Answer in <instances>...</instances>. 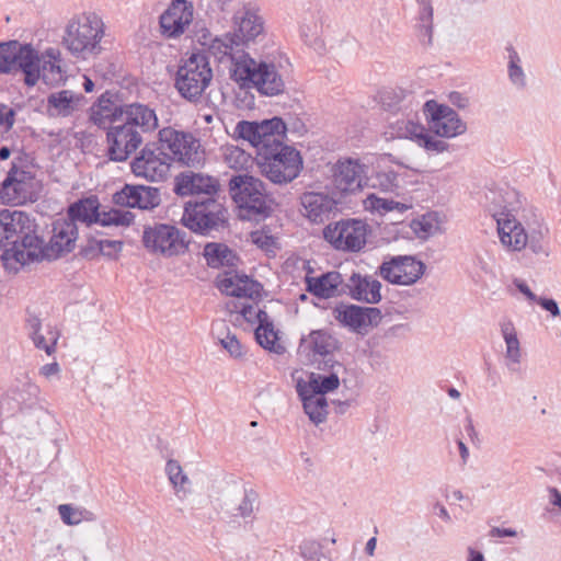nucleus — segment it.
Instances as JSON below:
<instances>
[{
    "label": "nucleus",
    "instance_id": "nucleus-1",
    "mask_svg": "<svg viewBox=\"0 0 561 561\" xmlns=\"http://www.w3.org/2000/svg\"><path fill=\"white\" fill-rule=\"evenodd\" d=\"M228 188L241 220L260 222L272 214L273 199L261 179L248 172L234 174L229 180Z\"/></svg>",
    "mask_w": 561,
    "mask_h": 561
},
{
    "label": "nucleus",
    "instance_id": "nucleus-2",
    "mask_svg": "<svg viewBox=\"0 0 561 561\" xmlns=\"http://www.w3.org/2000/svg\"><path fill=\"white\" fill-rule=\"evenodd\" d=\"M10 225L11 247L2 254L4 267L18 270V265L36 262L41 236L35 219L24 211L12 210Z\"/></svg>",
    "mask_w": 561,
    "mask_h": 561
},
{
    "label": "nucleus",
    "instance_id": "nucleus-3",
    "mask_svg": "<svg viewBox=\"0 0 561 561\" xmlns=\"http://www.w3.org/2000/svg\"><path fill=\"white\" fill-rule=\"evenodd\" d=\"M255 159L261 173L275 184L294 181L302 168L299 151L284 142L261 146Z\"/></svg>",
    "mask_w": 561,
    "mask_h": 561
},
{
    "label": "nucleus",
    "instance_id": "nucleus-4",
    "mask_svg": "<svg viewBox=\"0 0 561 561\" xmlns=\"http://www.w3.org/2000/svg\"><path fill=\"white\" fill-rule=\"evenodd\" d=\"M181 221L194 233L211 236L227 226L228 211L217 197L193 198L185 203Z\"/></svg>",
    "mask_w": 561,
    "mask_h": 561
},
{
    "label": "nucleus",
    "instance_id": "nucleus-5",
    "mask_svg": "<svg viewBox=\"0 0 561 561\" xmlns=\"http://www.w3.org/2000/svg\"><path fill=\"white\" fill-rule=\"evenodd\" d=\"M103 23L95 14L71 20L62 37V45L77 58L88 59L102 51Z\"/></svg>",
    "mask_w": 561,
    "mask_h": 561
},
{
    "label": "nucleus",
    "instance_id": "nucleus-6",
    "mask_svg": "<svg viewBox=\"0 0 561 561\" xmlns=\"http://www.w3.org/2000/svg\"><path fill=\"white\" fill-rule=\"evenodd\" d=\"M234 71L236 83L240 88L256 89L266 96H276L285 92V80L278 67L271 61L248 59Z\"/></svg>",
    "mask_w": 561,
    "mask_h": 561
},
{
    "label": "nucleus",
    "instance_id": "nucleus-7",
    "mask_svg": "<svg viewBox=\"0 0 561 561\" xmlns=\"http://www.w3.org/2000/svg\"><path fill=\"white\" fill-rule=\"evenodd\" d=\"M24 75L28 87L39 80V56L30 44L19 41L0 42V75Z\"/></svg>",
    "mask_w": 561,
    "mask_h": 561
},
{
    "label": "nucleus",
    "instance_id": "nucleus-8",
    "mask_svg": "<svg viewBox=\"0 0 561 561\" xmlns=\"http://www.w3.org/2000/svg\"><path fill=\"white\" fill-rule=\"evenodd\" d=\"M211 79L208 56L201 53L192 54L178 69L175 88L185 100L197 102Z\"/></svg>",
    "mask_w": 561,
    "mask_h": 561
},
{
    "label": "nucleus",
    "instance_id": "nucleus-9",
    "mask_svg": "<svg viewBox=\"0 0 561 561\" xmlns=\"http://www.w3.org/2000/svg\"><path fill=\"white\" fill-rule=\"evenodd\" d=\"M101 205L96 196L81 198L69 205L67 210V221L77 225V221L90 227L92 224H100L103 227L108 226H129L135 215L129 210L110 208L101 210Z\"/></svg>",
    "mask_w": 561,
    "mask_h": 561
},
{
    "label": "nucleus",
    "instance_id": "nucleus-10",
    "mask_svg": "<svg viewBox=\"0 0 561 561\" xmlns=\"http://www.w3.org/2000/svg\"><path fill=\"white\" fill-rule=\"evenodd\" d=\"M156 144L170 164L178 162L186 167H196L204 162L201 144L190 133L167 127L159 131V140Z\"/></svg>",
    "mask_w": 561,
    "mask_h": 561
},
{
    "label": "nucleus",
    "instance_id": "nucleus-11",
    "mask_svg": "<svg viewBox=\"0 0 561 561\" xmlns=\"http://www.w3.org/2000/svg\"><path fill=\"white\" fill-rule=\"evenodd\" d=\"M340 348L341 342L329 331L312 330L300 339L298 355L318 369L343 368V364L333 359L334 353Z\"/></svg>",
    "mask_w": 561,
    "mask_h": 561
},
{
    "label": "nucleus",
    "instance_id": "nucleus-12",
    "mask_svg": "<svg viewBox=\"0 0 561 561\" xmlns=\"http://www.w3.org/2000/svg\"><path fill=\"white\" fill-rule=\"evenodd\" d=\"M368 225L360 219H341L323 229V238L335 250L358 252L366 244Z\"/></svg>",
    "mask_w": 561,
    "mask_h": 561
},
{
    "label": "nucleus",
    "instance_id": "nucleus-13",
    "mask_svg": "<svg viewBox=\"0 0 561 561\" xmlns=\"http://www.w3.org/2000/svg\"><path fill=\"white\" fill-rule=\"evenodd\" d=\"M144 245L154 253L174 256L186 252L190 240L184 231L172 225L156 224L147 227L142 234Z\"/></svg>",
    "mask_w": 561,
    "mask_h": 561
},
{
    "label": "nucleus",
    "instance_id": "nucleus-14",
    "mask_svg": "<svg viewBox=\"0 0 561 561\" xmlns=\"http://www.w3.org/2000/svg\"><path fill=\"white\" fill-rule=\"evenodd\" d=\"M78 239V227L71 221L58 219L53 224V234L48 243L41 237L36 262L57 260L72 252Z\"/></svg>",
    "mask_w": 561,
    "mask_h": 561
},
{
    "label": "nucleus",
    "instance_id": "nucleus-15",
    "mask_svg": "<svg viewBox=\"0 0 561 561\" xmlns=\"http://www.w3.org/2000/svg\"><path fill=\"white\" fill-rule=\"evenodd\" d=\"M144 142V134L121 122L106 129V156L111 161H126Z\"/></svg>",
    "mask_w": 561,
    "mask_h": 561
},
{
    "label": "nucleus",
    "instance_id": "nucleus-16",
    "mask_svg": "<svg viewBox=\"0 0 561 561\" xmlns=\"http://www.w3.org/2000/svg\"><path fill=\"white\" fill-rule=\"evenodd\" d=\"M425 264L411 255H396L385 260L378 275L393 285L410 286L424 274Z\"/></svg>",
    "mask_w": 561,
    "mask_h": 561
},
{
    "label": "nucleus",
    "instance_id": "nucleus-17",
    "mask_svg": "<svg viewBox=\"0 0 561 561\" xmlns=\"http://www.w3.org/2000/svg\"><path fill=\"white\" fill-rule=\"evenodd\" d=\"M35 175L31 171L19 169L14 163L0 187L3 204L22 205L33 201L35 194Z\"/></svg>",
    "mask_w": 561,
    "mask_h": 561
},
{
    "label": "nucleus",
    "instance_id": "nucleus-18",
    "mask_svg": "<svg viewBox=\"0 0 561 561\" xmlns=\"http://www.w3.org/2000/svg\"><path fill=\"white\" fill-rule=\"evenodd\" d=\"M424 114L428 121V128L439 137H456L466 130V125L458 113L451 107L431 100L424 104Z\"/></svg>",
    "mask_w": 561,
    "mask_h": 561
},
{
    "label": "nucleus",
    "instance_id": "nucleus-19",
    "mask_svg": "<svg viewBox=\"0 0 561 561\" xmlns=\"http://www.w3.org/2000/svg\"><path fill=\"white\" fill-rule=\"evenodd\" d=\"M173 191L179 196L217 197L220 191V182L216 176L188 170L179 173L174 178Z\"/></svg>",
    "mask_w": 561,
    "mask_h": 561
},
{
    "label": "nucleus",
    "instance_id": "nucleus-20",
    "mask_svg": "<svg viewBox=\"0 0 561 561\" xmlns=\"http://www.w3.org/2000/svg\"><path fill=\"white\" fill-rule=\"evenodd\" d=\"M162 153L156 142L147 144L131 162L133 173L150 182H159L165 179L170 163Z\"/></svg>",
    "mask_w": 561,
    "mask_h": 561
},
{
    "label": "nucleus",
    "instance_id": "nucleus-21",
    "mask_svg": "<svg viewBox=\"0 0 561 561\" xmlns=\"http://www.w3.org/2000/svg\"><path fill=\"white\" fill-rule=\"evenodd\" d=\"M232 23V33L248 44L264 36V20L252 3H242L234 12Z\"/></svg>",
    "mask_w": 561,
    "mask_h": 561
},
{
    "label": "nucleus",
    "instance_id": "nucleus-22",
    "mask_svg": "<svg viewBox=\"0 0 561 561\" xmlns=\"http://www.w3.org/2000/svg\"><path fill=\"white\" fill-rule=\"evenodd\" d=\"M300 205L302 215L313 224H323L340 210L337 201L323 192H305Z\"/></svg>",
    "mask_w": 561,
    "mask_h": 561
},
{
    "label": "nucleus",
    "instance_id": "nucleus-23",
    "mask_svg": "<svg viewBox=\"0 0 561 561\" xmlns=\"http://www.w3.org/2000/svg\"><path fill=\"white\" fill-rule=\"evenodd\" d=\"M333 313L340 323L358 333L367 327H377L382 319L380 309L376 307L341 305L334 309Z\"/></svg>",
    "mask_w": 561,
    "mask_h": 561
},
{
    "label": "nucleus",
    "instance_id": "nucleus-24",
    "mask_svg": "<svg viewBox=\"0 0 561 561\" xmlns=\"http://www.w3.org/2000/svg\"><path fill=\"white\" fill-rule=\"evenodd\" d=\"M113 203L121 207L148 210L160 205L161 196L156 187L125 184L113 195Z\"/></svg>",
    "mask_w": 561,
    "mask_h": 561
},
{
    "label": "nucleus",
    "instance_id": "nucleus-25",
    "mask_svg": "<svg viewBox=\"0 0 561 561\" xmlns=\"http://www.w3.org/2000/svg\"><path fill=\"white\" fill-rule=\"evenodd\" d=\"M192 10L186 0H173L169 8L160 15L161 33L167 37H178L184 33L185 26L192 21Z\"/></svg>",
    "mask_w": 561,
    "mask_h": 561
},
{
    "label": "nucleus",
    "instance_id": "nucleus-26",
    "mask_svg": "<svg viewBox=\"0 0 561 561\" xmlns=\"http://www.w3.org/2000/svg\"><path fill=\"white\" fill-rule=\"evenodd\" d=\"M114 96L105 91L90 108V121L101 129L106 130L122 121L124 104H117Z\"/></svg>",
    "mask_w": 561,
    "mask_h": 561
},
{
    "label": "nucleus",
    "instance_id": "nucleus-27",
    "mask_svg": "<svg viewBox=\"0 0 561 561\" xmlns=\"http://www.w3.org/2000/svg\"><path fill=\"white\" fill-rule=\"evenodd\" d=\"M363 167L352 159L339 161L334 168L333 183L342 193H355L363 187Z\"/></svg>",
    "mask_w": 561,
    "mask_h": 561
},
{
    "label": "nucleus",
    "instance_id": "nucleus-28",
    "mask_svg": "<svg viewBox=\"0 0 561 561\" xmlns=\"http://www.w3.org/2000/svg\"><path fill=\"white\" fill-rule=\"evenodd\" d=\"M122 121L128 126L136 127L141 134H147L158 127L156 112L142 103L124 104Z\"/></svg>",
    "mask_w": 561,
    "mask_h": 561
},
{
    "label": "nucleus",
    "instance_id": "nucleus-29",
    "mask_svg": "<svg viewBox=\"0 0 561 561\" xmlns=\"http://www.w3.org/2000/svg\"><path fill=\"white\" fill-rule=\"evenodd\" d=\"M345 287L348 289L350 296L355 300L371 305L378 304L381 300V284L371 276H362L358 273H353Z\"/></svg>",
    "mask_w": 561,
    "mask_h": 561
},
{
    "label": "nucleus",
    "instance_id": "nucleus-30",
    "mask_svg": "<svg viewBox=\"0 0 561 561\" xmlns=\"http://www.w3.org/2000/svg\"><path fill=\"white\" fill-rule=\"evenodd\" d=\"M85 102L82 94L71 90L53 92L47 96V113L51 117H68L77 112Z\"/></svg>",
    "mask_w": 561,
    "mask_h": 561
},
{
    "label": "nucleus",
    "instance_id": "nucleus-31",
    "mask_svg": "<svg viewBox=\"0 0 561 561\" xmlns=\"http://www.w3.org/2000/svg\"><path fill=\"white\" fill-rule=\"evenodd\" d=\"M342 284V274L336 271L327 272L317 277H306L307 291L322 299L332 298L344 293V288H340Z\"/></svg>",
    "mask_w": 561,
    "mask_h": 561
},
{
    "label": "nucleus",
    "instance_id": "nucleus-32",
    "mask_svg": "<svg viewBox=\"0 0 561 561\" xmlns=\"http://www.w3.org/2000/svg\"><path fill=\"white\" fill-rule=\"evenodd\" d=\"M259 503V494L253 489H242L228 495L224 506L231 516L248 518L254 513Z\"/></svg>",
    "mask_w": 561,
    "mask_h": 561
},
{
    "label": "nucleus",
    "instance_id": "nucleus-33",
    "mask_svg": "<svg viewBox=\"0 0 561 561\" xmlns=\"http://www.w3.org/2000/svg\"><path fill=\"white\" fill-rule=\"evenodd\" d=\"M496 224L500 240L504 245L515 251H520L527 247L528 233L524 226L514 217L511 218L506 215L505 218H497Z\"/></svg>",
    "mask_w": 561,
    "mask_h": 561
},
{
    "label": "nucleus",
    "instance_id": "nucleus-34",
    "mask_svg": "<svg viewBox=\"0 0 561 561\" xmlns=\"http://www.w3.org/2000/svg\"><path fill=\"white\" fill-rule=\"evenodd\" d=\"M204 257L207 265L213 268L221 266L232 267L237 265L239 257L236 253L224 243L209 242L204 247Z\"/></svg>",
    "mask_w": 561,
    "mask_h": 561
},
{
    "label": "nucleus",
    "instance_id": "nucleus-35",
    "mask_svg": "<svg viewBox=\"0 0 561 561\" xmlns=\"http://www.w3.org/2000/svg\"><path fill=\"white\" fill-rule=\"evenodd\" d=\"M501 332L506 344V366L511 371L515 373L518 370L522 352L513 322L510 320L503 321L501 323Z\"/></svg>",
    "mask_w": 561,
    "mask_h": 561
},
{
    "label": "nucleus",
    "instance_id": "nucleus-36",
    "mask_svg": "<svg viewBox=\"0 0 561 561\" xmlns=\"http://www.w3.org/2000/svg\"><path fill=\"white\" fill-rule=\"evenodd\" d=\"M325 370L329 371L327 376L312 373L309 376L308 382H301V387L316 394H325L337 389L340 386L339 374L341 370H345V368L332 367Z\"/></svg>",
    "mask_w": 561,
    "mask_h": 561
},
{
    "label": "nucleus",
    "instance_id": "nucleus-37",
    "mask_svg": "<svg viewBox=\"0 0 561 561\" xmlns=\"http://www.w3.org/2000/svg\"><path fill=\"white\" fill-rule=\"evenodd\" d=\"M225 41L227 44V58L225 62H229V75L231 80L236 82L234 71L238 67L245 64L248 59H253L249 53L243 49L248 43L240 41L233 33L225 34Z\"/></svg>",
    "mask_w": 561,
    "mask_h": 561
},
{
    "label": "nucleus",
    "instance_id": "nucleus-38",
    "mask_svg": "<svg viewBox=\"0 0 561 561\" xmlns=\"http://www.w3.org/2000/svg\"><path fill=\"white\" fill-rule=\"evenodd\" d=\"M259 128L262 138L261 146L283 144L287 128L280 117L264 119L259 123Z\"/></svg>",
    "mask_w": 561,
    "mask_h": 561
},
{
    "label": "nucleus",
    "instance_id": "nucleus-39",
    "mask_svg": "<svg viewBox=\"0 0 561 561\" xmlns=\"http://www.w3.org/2000/svg\"><path fill=\"white\" fill-rule=\"evenodd\" d=\"M165 473L175 491V494L180 499H183L187 493H190V489L186 488V485H190L191 481L188 477L183 472V469L178 460H168L165 465Z\"/></svg>",
    "mask_w": 561,
    "mask_h": 561
},
{
    "label": "nucleus",
    "instance_id": "nucleus-40",
    "mask_svg": "<svg viewBox=\"0 0 561 561\" xmlns=\"http://www.w3.org/2000/svg\"><path fill=\"white\" fill-rule=\"evenodd\" d=\"M365 209L370 211H377L380 215L397 210L398 213H404L409 209V205L393 199L378 197L375 194H369L364 199Z\"/></svg>",
    "mask_w": 561,
    "mask_h": 561
},
{
    "label": "nucleus",
    "instance_id": "nucleus-41",
    "mask_svg": "<svg viewBox=\"0 0 561 561\" xmlns=\"http://www.w3.org/2000/svg\"><path fill=\"white\" fill-rule=\"evenodd\" d=\"M255 340L265 350L282 355L286 352L285 346L278 342V332L275 331L274 324L270 327H257L255 329Z\"/></svg>",
    "mask_w": 561,
    "mask_h": 561
},
{
    "label": "nucleus",
    "instance_id": "nucleus-42",
    "mask_svg": "<svg viewBox=\"0 0 561 561\" xmlns=\"http://www.w3.org/2000/svg\"><path fill=\"white\" fill-rule=\"evenodd\" d=\"M296 388L297 393L302 401L304 410L310 421L316 425L323 423L327 420L328 410H320L318 408L316 400H313L308 389L301 387V382H298Z\"/></svg>",
    "mask_w": 561,
    "mask_h": 561
},
{
    "label": "nucleus",
    "instance_id": "nucleus-43",
    "mask_svg": "<svg viewBox=\"0 0 561 561\" xmlns=\"http://www.w3.org/2000/svg\"><path fill=\"white\" fill-rule=\"evenodd\" d=\"M439 227L437 215L427 213L417 219L412 220L411 228L420 239H427L433 236Z\"/></svg>",
    "mask_w": 561,
    "mask_h": 561
},
{
    "label": "nucleus",
    "instance_id": "nucleus-44",
    "mask_svg": "<svg viewBox=\"0 0 561 561\" xmlns=\"http://www.w3.org/2000/svg\"><path fill=\"white\" fill-rule=\"evenodd\" d=\"M419 39L423 45H431L433 37V8L430 2L420 11Z\"/></svg>",
    "mask_w": 561,
    "mask_h": 561
},
{
    "label": "nucleus",
    "instance_id": "nucleus-45",
    "mask_svg": "<svg viewBox=\"0 0 561 561\" xmlns=\"http://www.w3.org/2000/svg\"><path fill=\"white\" fill-rule=\"evenodd\" d=\"M47 55L54 60L45 61L42 67L39 66V78L47 84L58 83L62 80L59 60L56 58L54 49H48Z\"/></svg>",
    "mask_w": 561,
    "mask_h": 561
},
{
    "label": "nucleus",
    "instance_id": "nucleus-46",
    "mask_svg": "<svg viewBox=\"0 0 561 561\" xmlns=\"http://www.w3.org/2000/svg\"><path fill=\"white\" fill-rule=\"evenodd\" d=\"M225 162L237 171H247L252 165V157L239 147H229L225 153Z\"/></svg>",
    "mask_w": 561,
    "mask_h": 561
},
{
    "label": "nucleus",
    "instance_id": "nucleus-47",
    "mask_svg": "<svg viewBox=\"0 0 561 561\" xmlns=\"http://www.w3.org/2000/svg\"><path fill=\"white\" fill-rule=\"evenodd\" d=\"M236 134L240 138L249 141L251 146L256 149V152L260 151L262 138L260 135L259 122H239L236 126Z\"/></svg>",
    "mask_w": 561,
    "mask_h": 561
},
{
    "label": "nucleus",
    "instance_id": "nucleus-48",
    "mask_svg": "<svg viewBox=\"0 0 561 561\" xmlns=\"http://www.w3.org/2000/svg\"><path fill=\"white\" fill-rule=\"evenodd\" d=\"M397 137L419 140L421 134L424 131V126L415 123L413 119H398L392 124Z\"/></svg>",
    "mask_w": 561,
    "mask_h": 561
},
{
    "label": "nucleus",
    "instance_id": "nucleus-49",
    "mask_svg": "<svg viewBox=\"0 0 561 561\" xmlns=\"http://www.w3.org/2000/svg\"><path fill=\"white\" fill-rule=\"evenodd\" d=\"M547 232L548 228L542 224H538V229L528 233L527 247L534 254L549 256L550 251L547 243L545 242V236Z\"/></svg>",
    "mask_w": 561,
    "mask_h": 561
},
{
    "label": "nucleus",
    "instance_id": "nucleus-50",
    "mask_svg": "<svg viewBox=\"0 0 561 561\" xmlns=\"http://www.w3.org/2000/svg\"><path fill=\"white\" fill-rule=\"evenodd\" d=\"M371 181V185L380 188L382 192H394L400 188V176L393 170L377 172Z\"/></svg>",
    "mask_w": 561,
    "mask_h": 561
},
{
    "label": "nucleus",
    "instance_id": "nucleus-51",
    "mask_svg": "<svg viewBox=\"0 0 561 561\" xmlns=\"http://www.w3.org/2000/svg\"><path fill=\"white\" fill-rule=\"evenodd\" d=\"M31 339L38 350H43L47 355H51L53 353H55V347L59 339V333L58 331L48 327L46 335L39 332L37 334L31 335Z\"/></svg>",
    "mask_w": 561,
    "mask_h": 561
},
{
    "label": "nucleus",
    "instance_id": "nucleus-52",
    "mask_svg": "<svg viewBox=\"0 0 561 561\" xmlns=\"http://www.w3.org/2000/svg\"><path fill=\"white\" fill-rule=\"evenodd\" d=\"M508 51H510V56H508V58H510V62H508L510 80L517 88H524L526 84V81H525V73H524L522 67L519 66V61H520L519 56L513 48H510Z\"/></svg>",
    "mask_w": 561,
    "mask_h": 561
},
{
    "label": "nucleus",
    "instance_id": "nucleus-53",
    "mask_svg": "<svg viewBox=\"0 0 561 561\" xmlns=\"http://www.w3.org/2000/svg\"><path fill=\"white\" fill-rule=\"evenodd\" d=\"M240 283H242V275L237 273L226 272L222 276H218L217 278V287L218 289L227 295L236 297L237 287H239Z\"/></svg>",
    "mask_w": 561,
    "mask_h": 561
},
{
    "label": "nucleus",
    "instance_id": "nucleus-54",
    "mask_svg": "<svg viewBox=\"0 0 561 561\" xmlns=\"http://www.w3.org/2000/svg\"><path fill=\"white\" fill-rule=\"evenodd\" d=\"M12 216V210L3 209L0 211V257L2 259V254H4L5 250H9L11 247V238L10 232V217Z\"/></svg>",
    "mask_w": 561,
    "mask_h": 561
},
{
    "label": "nucleus",
    "instance_id": "nucleus-55",
    "mask_svg": "<svg viewBox=\"0 0 561 561\" xmlns=\"http://www.w3.org/2000/svg\"><path fill=\"white\" fill-rule=\"evenodd\" d=\"M262 290L263 286L259 282L251 279L247 275H242V283L237 287L238 293L236 294V297L255 299L261 297Z\"/></svg>",
    "mask_w": 561,
    "mask_h": 561
},
{
    "label": "nucleus",
    "instance_id": "nucleus-56",
    "mask_svg": "<svg viewBox=\"0 0 561 561\" xmlns=\"http://www.w3.org/2000/svg\"><path fill=\"white\" fill-rule=\"evenodd\" d=\"M417 144L425 148L427 151H434L440 153L448 148V144L444 140L436 139L431 136L426 129H424L423 134H421Z\"/></svg>",
    "mask_w": 561,
    "mask_h": 561
},
{
    "label": "nucleus",
    "instance_id": "nucleus-57",
    "mask_svg": "<svg viewBox=\"0 0 561 561\" xmlns=\"http://www.w3.org/2000/svg\"><path fill=\"white\" fill-rule=\"evenodd\" d=\"M207 53L218 62H225L227 58V44L225 41V35L213 38L208 44Z\"/></svg>",
    "mask_w": 561,
    "mask_h": 561
},
{
    "label": "nucleus",
    "instance_id": "nucleus-58",
    "mask_svg": "<svg viewBox=\"0 0 561 561\" xmlns=\"http://www.w3.org/2000/svg\"><path fill=\"white\" fill-rule=\"evenodd\" d=\"M102 244L101 240H96L93 237L88 238L87 244L82 245L79 254L87 260H93L101 255Z\"/></svg>",
    "mask_w": 561,
    "mask_h": 561
},
{
    "label": "nucleus",
    "instance_id": "nucleus-59",
    "mask_svg": "<svg viewBox=\"0 0 561 561\" xmlns=\"http://www.w3.org/2000/svg\"><path fill=\"white\" fill-rule=\"evenodd\" d=\"M221 346L234 358L242 356V346L236 335L227 334L220 340Z\"/></svg>",
    "mask_w": 561,
    "mask_h": 561
},
{
    "label": "nucleus",
    "instance_id": "nucleus-60",
    "mask_svg": "<svg viewBox=\"0 0 561 561\" xmlns=\"http://www.w3.org/2000/svg\"><path fill=\"white\" fill-rule=\"evenodd\" d=\"M14 117L15 111L10 106L0 103V126L4 127L5 130L11 129L14 124Z\"/></svg>",
    "mask_w": 561,
    "mask_h": 561
},
{
    "label": "nucleus",
    "instance_id": "nucleus-61",
    "mask_svg": "<svg viewBox=\"0 0 561 561\" xmlns=\"http://www.w3.org/2000/svg\"><path fill=\"white\" fill-rule=\"evenodd\" d=\"M251 240L255 245L263 250H270L274 244V238L263 231H253L251 233Z\"/></svg>",
    "mask_w": 561,
    "mask_h": 561
},
{
    "label": "nucleus",
    "instance_id": "nucleus-62",
    "mask_svg": "<svg viewBox=\"0 0 561 561\" xmlns=\"http://www.w3.org/2000/svg\"><path fill=\"white\" fill-rule=\"evenodd\" d=\"M61 519L67 525H77L80 523V517L77 516L75 510L68 504H61L58 507Z\"/></svg>",
    "mask_w": 561,
    "mask_h": 561
},
{
    "label": "nucleus",
    "instance_id": "nucleus-63",
    "mask_svg": "<svg viewBox=\"0 0 561 561\" xmlns=\"http://www.w3.org/2000/svg\"><path fill=\"white\" fill-rule=\"evenodd\" d=\"M102 252L101 255L113 257L122 250L123 242L116 240H101Z\"/></svg>",
    "mask_w": 561,
    "mask_h": 561
},
{
    "label": "nucleus",
    "instance_id": "nucleus-64",
    "mask_svg": "<svg viewBox=\"0 0 561 561\" xmlns=\"http://www.w3.org/2000/svg\"><path fill=\"white\" fill-rule=\"evenodd\" d=\"M542 309L548 311L552 317H560L561 311L558 302L552 298L539 297L536 301Z\"/></svg>",
    "mask_w": 561,
    "mask_h": 561
}]
</instances>
